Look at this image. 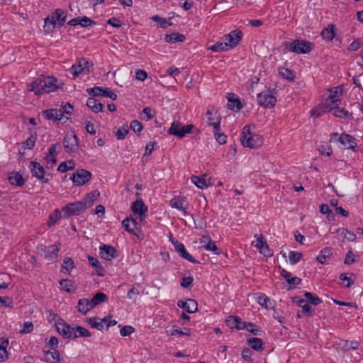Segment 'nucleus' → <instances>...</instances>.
Returning <instances> with one entry per match:
<instances>
[{
	"mask_svg": "<svg viewBox=\"0 0 363 363\" xmlns=\"http://www.w3.org/2000/svg\"><path fill=\"white\" fill-rule=\"evenodd\" d=\"M59 88L60 85L57 84V79L55 77L44 75L37 78L28 86V90L33 91L35 95L55 91Z\"/></svg>",
	"mask_w": 363,
	"mask_h": 363,
	"instance_id": "obj_1",
	"label": "nucleus"
},
{
	"mask_svg": "<svg viewBox=\"0 0 363 363\" xmlns=\"http://www.w3.org/2000/svg\"><path fill=\"white\" fill-rule=\"evenodd\" d=\"M240 141L244 147L257 148L262 145V137L250 131V127L245 125L242 128Z\"/></svg>",
	"mask_w": 363,
	"mask_h": 363,
	"instance_id": "obj_2",
	"label": "nucleus"
},
{
	"mask_svg": "<svg viewBox=\"0 0 363 363\" xmlns=\"http://www.w3.org/2000/svg\"><path fill=\"white\" fill-rule=\"evenodd\" d=\"M86 209V205L83 204L82 201L69 203L62 208V218L67 219L70 216H79Z\"/></svg>",
	"mask_w": 363,
	"mask_h": 363,
	"instance_id": "obj_3",
	"label": "nucleus"
},
{
	"mask_svg": "<svg viewBox=\"0 0 363 363\" xmlns=\"http://www.w3.org/2000/svg\"><path fill=\"white\" fill-rule=\"evenodd\" d=\"M193 128L194 125L192 124L183 125L179 121H175L172 123L167 132L169 134L175 135L182 139L187 133H190Z\"/></svg>",
	"mask_w": 363,
	"mask_h": 363,
	"instance_id": "obj_4",
	"label": "nucleus"
},
{
	"mask_svg": "<svg viewBox=\"0 0 363 363\" xmlns=\"http://www.w3.org/2000/svg\"><path fill=\"white\" fill-rule=\"evenodd\" d=\"M29 169L32 176L36 177L42 183H48L52 178L50 174H45L44 167L37 162H30Z\"/></svg>",
	"mask_w": 363,
	"mask_h": 363,
	"instance_id": "obj_5",
	"label": "nucleus"
},
{
	"mask_svg": "<svg viewBox=\"0 0 363 363\" xmlns=\"http://www.w3.org/2000/svg\"><path fill=\"white\" fill-rule=\"evenodd\" d=\"M63 147L68 153L77 152L79 150V140L74 133H67L63 139Z\"/></svg>",
	"mask_w": 363,
	"mask_h": 363,
	"instance_id": "obj_6",
	"label": "nucleus"
},
{
	"mask_svg": "<svg viewBox=\"0 0 363 363\" xmlns=\"http://www.w3.org/2000/svg\"><path fill=\"white\" fill-rule=\"evenodd\" d=\"M257 102L264 108H273L276 104V98L270 90H265L257 94Z\"/></svg>",
	"mask_w": 363,
	"mask_h": 363,
	"instance_id": "obj_7",
	"label": "nucleus"
},
{
	"mask_svg": "<svg viewBox=\"0 0 363 363\" xmlns=\"http://www.w3.org/2000/svg\"><path fill=\"white\" fill-rule=\"evenodd\" d=\"M91 178V173L85 169L77 170L76 173L73 174L70 178L73 183L77 186H82L85 184Z\"/></svg>",
	"mask_w": 363,
	"mask_h": 363,
	"instance_id": "obj_8",
	"label": "nucleus"
},
{
	"mask_svg": "<svg viewBox=\"0 0 363 363\" xmlns=\"http://www.w3.org/2000/svg\"><path fill=\"white\" fill-rule=\"evenodd\" d=\"M218 113V111L214 106L208 107L206 116L208 121V125L213 127L215 130H220V123H221V117L220 116L216 118V116Z\"/></svg>",
	"mask_w": 363,
	"mask_h": 363,
	"instance_id": "obj_9",
	"label": "nucleus"
},
{
	"mask_svg": "<svg viewBox=\"0 0 363 363\" xmlns=\"http://www.w3.org/2000/svg\"><path fill=\"white\" fill-rule=\"evenodd\" d=\"M223 37L229 49H231L235 48L239 44L242 37V33L240 30H235Z\"/></svg>",
	"mask_w": 363,
	"mask_h": 363,
	"instance_id": "obj_10",
	"label": "nucleus"
},
{
	"mask_svg": "<svg viewBox=\"0 0 363 363\" xmlns=\"http://www.w3.org/2000/svg\"><path fill=\"white\" fill-rule=\"evenodd\" d=\"M86 91L89 95H92L94 96H106L113 101L117 99V95L109 89H103L100 86H94L93 88L87 89Z\"/></svg>",
	"mask_w": 363,
	"mask_h": 363,
	"instance_id": "obj_11",
	"label": "nucleus"
},
{
	"mask_svg": "<svg viewBox=\"0 0 363 363\" xmlns=\"http://www.w3.org/2000/svg\"><path fill=\"white\" fill-rule=\"evenodd\" d=\"M255 238H257L256 244L255 246L259 250V252L264 257H271L273 254L272 250L264 240V236L262 234H255Z\"/></svg>",
	"mask_w": 363,
	"mask_h": 363,
	"instance_id": "obj_12",
	"label": "nucleus"
},
{
	"mask_svg": "<svg viewBox=\"0 0 363 363\" xmlns=\"http://www.w3.org/2000/svg\"><path fill=\"white\" fill-rule=\"evenodd\" d=\"M55 329L64 338L71 339L73 337V328L66 323L64 320L57 323Z\"/></svg>",
	"mask_w": 363,
	"mask_h": 363,
	"instance_id": "obj_13",
	"label": "nucleus"
},
{
	"mask_svg": "<svg viewBox=\"0 0 363 363\" xmlns=\"http://www.w3.org/2000/svg\"><path fill=\"white\" fill-rule=\"evenodd\" d=\"M131 209L134 213L138 214L141 221L145 219V213L147 212V207L141 199H138L133 203Z\"/></svg>",
	"mask_w": 363,
	"mask_h": 363,
	"instance_id": "obj_14",
	"label": "nucleus"
},
{
	"mask_svg": "<svg viewBox=\"0 0 363 363\" xmlns=\"http://www.w3.org/2000/svg\"><path fill=\"white\" fill-rule=\"evenodd\" d=\"M99 253L101 257L106 260H111L117 257L116 250L111 245H103L100 246Z\"/></svg>",
	"mask_w": 363,
	"mask_h": 363,
	"instance_id": "obj_15",
	"label": "nucleus"
},
{
	"mask_svg": "<svg viewBox=\"0 0 363 363\" xmlns=\"http://www.w3.org/2000/svg\"><path fill=\"white\" fill-rule=\"evenodd\" d=\"M341 145L346 147V148L355 151L357 147L356 138L347 133H342L340 138Z\"/></svg>",
	"mask_w": 363,
	"mask_h": 363,
	"instance_id": "obj_16",
	"label": "nucleus"
},
{
	"mask_svg": "<svg viewBox=\"0 0 363 363\" xmlns=\"http://www.w3.org/2000/svg\"><path fill=\"white\" fill-rule=\"evenodd\" d=\"M313 43L304 40L296 39V54L309 53L313 49Z\"/></svg>",
	"mask_w": 363,
	"mask_h": 363,
	"instance_id": "obj_17",
	"label": "nucleus"
},
{
	"mask_svg": "<svg viewBox=\"0 0 363 363\" xmlns=\"http://www.w3.org/2000/svg\"><path fill=\"white\" fill-rule=\"evenodd\" d=\"M177 306L179 308L184 309L189 313H195L198 310L197 303L191 298H189L186 301H183L182 300L179 301Z\"/></svg>",
	"mask_w": 363,
	"mask_h": 363,
	"instance_id": "obj_18",
	"label": "nucleus"
},
{
	"mask_svg": "<svg viewBox=\"0 0 363 363\" xmlns=\"http://www.w3.org/2000/svg\"><path fill=\"white\" fill-rule=\"evenodd\" d=\"M226 323L230 328L242 330L247 328L246 323L238 316L230 315L226 319Z\"/></svg>",
	"mask_w": 363,
	"mask_h": 363,
	"instance_id": "obj_19",
	"label": "nucleus"
},
{
	"mask_svg": "<svg viewBox=\"0 0 363 363\" xmlns=\"http://www.w3.org/2000/svg\"><path fill=\"white\" fill-rule=\"evenodd\" d=\"M122 225L128 233L136 235L135 230L138 228L139 224L135 218L128 217L122 221Z\"/></svg>",
	"mask_w": 363,
	"mask_h": 363,
	"instance_id": "obj_20",
	"label": "nucleus"
},
{
	"mask_svg": "<svg viewBox=\"0 0 363 363\" xmlns=\"http://www.w3.org/2000/svg\"><path fill=\"white\" fill-rule=\"evenodd\" d=\"M43 116L48 120L61 121L63 112L62 109H48L43 112Z\"/></svg>",
	"mask_w": 363,
	"mask_h": 363,
	"instance_id": "obj_21",
	"label": "nucleus"
},
{
	"mask_svg": "<svg viewBox=\"0 0 363 363\" xmlns=\"http://www.w3.org/2000/svg\"><path fill=\"white\" fill-rule=\"evenodd\" d=\"M296 305L302 308V312L307 316H314L315 311L308 303V301H305V299H298L296 297Z\"/></svg>",
	"mask_w": 363,
	"mask_h": 363,
	"instance_id": "obj_22",
	"label": "nucleus"
},
{
	"mask_svg": "<svg viewBox=\"0 0 363 363\" xmlns=\"http://www.w3.org/2000/svg\"><path fill=\"white\" fill-rule=\"evenodd\" d=\"M191 182L201 189L207 188L211 185L208 179H206V175L203 174L201 176L193 175L191 178Z\"/></svg>",
	"mask_w": 363,
	"mask_h": 363,
	"instance_id": "obj_23",
	"label": "nucleus"
},
{
	"mask_svg": "<svg viewBox=\"0 0 363 363\" xmlns=\"http://www.w3.org/2000/svg\"><path fill=\"white\" fill-rule=\"evenodd\" d=\"M332 255L333 249L331 247H326L321 250L316 259L322 264H328Z\"/></svg>",
	"mask_w": 363,
	"mask_h": 363,
	"instance_id": "obj_24",
	"label": "nucleus"
},
{
	"mask_svg": "<svg viewBox=\"0 0 363 363\" xmlns=\"http://www.w3.org/2000/svg\"><path fill=\"white\" fill-rule=\"evenodd\" d=\"M332 105L333 104L328 102L320 104L317 108L311 111V116L318 118L321 116L323 113H331L330 109L334 107V106H332Z\"/></svg>",
	"mask_w": 363,
	"mask_h": 363,
	"instance_id": "obj_25",
	"label": "nucleus"
},
{
	"mask_svg": "<svg viewBox=\"0 0 363 363\" xmlns=\"http://www.w3.org/2000/svg\"><path fill=\"white\" fill-rule=\"evenodd\" d=\"M175 250L178 253H179V255L182 257L184 259L189 261L192 263H199L197 260H196L186 250L184 245L179 242V244H177V246H175Z\"/></svg>",
	"mask_w": 363,
	"mask_h": 363,
	"instance_id": "obj_26",
	"label": "nucleus"
},
{
	"mask_svg": "<svg viewBox=\"0 0 363 363\" xmlns=\"http://www.w3.org/2000/svg\"><path fill=\"white\" fill-rule=\"evenodd\" d=\"M94 308L91 301L87 298H81L78 301L77 310L79 313L86 314L88 311Z\"/></svg>",
	"mask_w": 363,
	"mask_h": 363,
	"instance_id": "obj_27",
	"label": "nucleus"
},
{
	"mask_svg": "<svg viewBox=\"0 0 363 363\" xmlns=\"http://www.w3.org/2000/svg\"><path fill=\"white\" fill-rule=\"evenodd\" d=\"M339 345L343 351L347 352L352 350H357L359 347L360 343L357 340H341Z\"/></svg>",
	"mask_w": 363,
	"mask_h": 363,
	"instance_id": "obj_28",
	"label": "nucleus"
},
{
	"mask_svg": "<svg viewBox=\"0 0 363 363\" xmlns=\"http://www.w3.org/2000/svg\"><path fill=\"white\" fill-rule=\"evenodd\" d=\"M331 113L335 117L341 118H349L352 120L353 116L352 113L348 112L345 108H340L337 106H334L332 109H330Z\"/></svg>",
	"mask_w": 363,
	"mask_h": 363,
	"instance_id": "obj_29",
	"label": "nucleus"
},
{
	"mask_svg": "<svg viewBox=\"0 0 363 363\" xmlns=\"http://www.w3.org/2000/svg\"><path fill=\"white\" fill-rule=\"evenodd\" d=\"M45 359L48 363H57L61 361L60 352L55 350L45 352Z\"/></svg>",
	"mask_w": 363,
	"mask_h": 363,
	"instance_id": "obj_30",
	"label": "nucleus"
},
{
	"mask_svg": "<svg viewBox=\"0 0 363 363\" xmlns=\"http://www.w3.org/2000/svg\"><path fill=\"white\" fill-rule=\"evenodd\" d=\"M86 106L94 113L103 111L104 105L97 99L90 97L87 99Z\"/></svg>",
	"mask_w": 363,
	"mask_h": 363,
	"instance_id": "obj_31",
	"label": "nucleus"
},
{
	"mask_svg": "<svg viewBox=\"0 0 363 363\" xmlns=\"http://www.w3.org/2000/svg\"><path fill=\"white\" fill-rule=\"evenodd\" d=\"M106 321H107V317H105L104 318L93 317V318H90L88 320V323L89 324V325L91 328H96V329L101 331L104 328Z\"/></svg>",
	"mask_w": 363,
	"mask_h": 363,
	"instance_id": "obj_32",
	"label": "nucleus"
},
{
	"mask_svg": "<svg viewBox=\"0 0 363 363\" xmlns=\"http://www.w3.org/2000/svg\"><path fill=\"white\" fill-rule=\"evenodd\" d=\"M57 147H60V143H55L50 147L48 153L45 157L48 163L55 164L56 162V156L57 155Z\"/></svg>",
	"mask_w": 363,
	"mask_h": 363,
	"instance_id": "obj_33",
	"label": "nucleus"
},
{
	"mask_svg": "<svg viewBox=\"0 0 363 363\" xmlns=\"http://www.w3.org/2000/svg\"><path fill=\"white\" fill-rule=\"evenodd\" d=\"M99 195L100 193L97 191L90 192L86 194V196L84 199L82 200V202L83 204L86 205V208L87 209L93 205L94 201L96 200Z\"/></svg>",
	"mask_w": 363,
	"mask_h": 363,
	"instance_id": "obj_34",
	"label": "nucleus"
},
{
	"mask_svg": "<svg viewBox=\"0 0 363 363\" xmlns=\"http://www.w3.org/2000/svg\"><path fill=\"white\" fill-rule=\"evenodd\" d=\"M278 72L280 77L283 79H286L290 82L294 81L295 78V74L294 73L293 69H291L288 67H281L279 68Z\"/></svg>",
	"mask_w": 363,
	"mask_h": 363,
	"instance_id": "obj_35",
	"label": "nucleus"
},
{
	"mask_svg": "<svg viewBox=\"0 0 363 363\" xmlns=\"http://www.w3.org/2000/svg\"><path fill=\"white\" fill-rule=\"evenodd\" d=\"M235 94L229 95L227 106L229 109L233 110L235 108L239 111L242 108V105L238 99H235Z\"/></svg>",
	"mask_w": 363,
	"mask_h": 363,
	"instance_id": "obj_36",
	"label": "nucleus"
},
{
	"mask_svg": "<svg viewBox=\"0 0 363 363\" xmlns=\"http://www.w3.org/2000/svg\"><path fill=\"white\" fill-rule=\"evenodd\" d=\"M185 201V198L183 196H177L173 198L170 201V206L174 208H177L179 211H182L186 213L185 208L183 207L184 203Z\"/></svg>",
	"mask_w": 363,
	"mask_h": 363,
	"instance_id": "obj_37",
	"label": "nucleus"
},
{
	"mask_svg": "<svg viewBox=\"0 0 363 363\" xmlns=\"http://www.w3.org/2000/svg\"><path fill=\"white\" fill-rule=\"evenodd\" d=\"M321 36L327 40H332L335 37V26L328 25L327 28H324L321 32Z\"/></svg>",
	"mask_w": 363,
	"mask_h": 363,
	"instance_id": "obj_38",
	"label": "nucleus"
},
{
	"mask_svg": "<svg viewBox=\"0 0 363 363\" xmlns=\"http://www.w3.org/2000/svg\"><path fill=\"white\" fill-rule=\"evenodd\" d=\"M91 333L84 327L77 326L73 328V337L72 339H76L81 337H90Z\"/></svg>",
	"mask_w": 363,
	"mask_h": 363,
	"instance_id": "obj_39",
	"label": "nucleus"
},
{
	"mask_svg": "<svg viewBox=\"0 0 363 363\" xmlns=\"http://www.w3.org/2000/svg\"><path fill=\"white\" fill-rule=\"evenodd\" d=\"M9 181L12 185L21 186L24 184L23 177L18 172H13L9 177Z\"/></svg>",
	"mask_w": 363,
	"mask_h": 363,
	"instance_id": "obj_40",
	"label": "nucleus"
},
{
	"mask_svg": "<svg viewBox=\"0 0 363 363\" xmlns=\"http://www.w3.org/2000/svg\"><path fill=\"white\" fill-rule=\"evenodd\" d=\"M304 296L306 300L305 301H308V303L313 306H318L323 302L322 299H320L316 294L306 291L304 292Z\"/></svg>",
	"mask_w": 363,
	"mask_h": 363,
	"instance_id": "obj_41",
	"label": "nucleus"
},
{
	"mask_svg": "<svg viewBox=\"0 0 363 363\" xmlns=\"http://www.w3.org/2000/svg\"><path fill=\"white\" fill-rule=\"evenodd\" d=\"M209 49L213 52H221L229 50V48L226 42L224 41L223 37H222L220 40L211 45Z\"/></svg>",
	"mask_w": 363,
	"mask_h": 363,
	"instance_id": "obj_42",
	"label": "nucleus"
},
{
	"mask_svg": "<svg viewBox=\"0 0 363 363\" xmlns=\"http://www.w3.org/2000/svg\"><path fill=\"white\" fill-rule=\"evenodd\" d=\"M164 40L167 43H174L177 42H183L185 36L178 33H173L165 35Z\"/></svg>",
	"mask_w": 363,
	"mask_h": 363,
	"instance_id": "obj_43",
	"label": "nucleus"
},
{
	"mask_svg": "<svg viewBox=\"0 0 363 363\" xmlns=\"http://www.w3.org/2000/svg\"><path fill=\"white\" fill-rule=\"evenodd\" d=\"M107 300H108V296L105 294H104L102 292H99V293L96 294L93 296L92 299L90 301H91V303L93 307L94 308L97 305L100 304L101 303L105 302Z\"/></svg>",
	"mask_w": 363,
	"mask_h": 363,
	"instance_id": "obj_44",
	"label": "nucleus"
},
{
	"mask_svg": "<svg viewBox=\"0 0 363 363\" xmlns=\"http://www.w3.org/2000/svg\"><path fill=\"white\" fill-rule=\"evenodd\" d=\"M8 345V340H2L0 342V362H4L8 359V352L6 350V347Z\"/></svg>",
	"mask_w": 363,
	"mask_h": 363,
	"instance_id": "obj_45",
	"label": "nucleus"
},
{
	"mask_svg": "<svg viewBox=\"0 0 363 363\" xmlns=\"http://www.w3.org/2000/svg\"><path fill=\"white\" fill-rule=\"evenodd\" d=\"M62 210L55 209L53 213L49 216L48 225L49 227L54 225L58 220L62 218Z\"/></svg>",
	"mask_w": 363,
	"mask_h": 363,
	"instance_id": "obj_46",
	"label": "nucleus"
},
{
	"mask_svg": "<svg viewBox=\"0 0 363 363\" xmlns=\"http://www.w3.org/2000/svg\"><path fill=\"white\" fill-rule=\"evenodd\" d=\"M88 260L89 264L96 269L97 274L99 276H102V272L104 271V268L102 267L99 260L91 255L88 256Z\"/></svg>",
	"mask_w": 363,
	"mask_h": 363,
	"instance_id": "obj_47",
	"label": "nucleus"
},
{
	"mask_svg": "<svg viewBox=\"0 0 363 363\" xmlns=\"http://www.w3.org/2000/svg\"><path fill=\"white\" fill-rule=\"evenodd\" d=\"M74 162L72 160H68L67 162H62L59 164L57 170L61 172H65L67 170L73 169L74 168Z\"/></svg>",
	"mask_w": 363,
	"mask_h": 363,
	"instance_id": "obj_48",
	"label": "nucleus"
},
{
	"mask_svg": "<svg viewBox=\"0 0 363 363\" xmlns=\"http://www.w3.org/2000/svg\"><path fill=\"white\" fill-rule=\"evenodd\" d=\"M52 16L55 17V22L57 21H58L59 26H62L64 24L67 17L63 10L60 9H56Z\"/></svg>",
	"mask_w": 363,
	"mask_h": 363,
	"instance_id": "obj_49",
	"label": "nucleus"
},
{
	"mask_svg": "<svg viewBox=\"0 0 363 363\" xmlns=\"http://www.w3.org/2000/svg\"><path fill=\"white\" fill-rule=\"evenodd\" d=\"M249 345L255 350H261L262 349V341L260 338L251 337L248 339Z\"/></svg>",
	"mask_w": 363,
	"mask_h": 363,
	"instance_id": "obj_50",
	"label": "nucleus"
},
{
	"mask_svg": "<svg viewBox=\"0 0 363 363\" xmlns=\"http://www.w3.org/2000/svg\"><path fill=\"white\" fill-rule=\"evenodd\" d=\"M48 320L50 323H53L55 328L57 326V323H60L63 320L57 314L53 313L52 311H48Z\"/></svg>",
	"mask_w": 363,
	"mask_h": 363,
	"instance_id": "obj_51",
	"label": "nucleus"
},
{
	"mask_svg": "<svg viewBox=\"0 0 363 363\" xmlns=\"http://www.w3.org/2000/svg\"><path fill=\"white\" fill-rule=\"evenodd\" d=\"M167 335L169 336H176V335H189V333L187 332L182 331L177 326H174L172 329L166 330Z\"/></svg>",
	"mask_w": 363,
	"mask_h": 363,
	"instance_id": "obj_52",
	"label": "nucleus"
},
{
	"mask_svg": "<svg viewBox=\"0 0 363 363\" xmlns=\"http://www.w3.org/2000/svg\"><path fill=\"white\" fill-rule=\"evenodd\" d=\"M60 243L53 245L52 246V250H48L47 251L45 252L46 257L49 259H52L53 257H56L60 250Z\"/></svg>",
	"mask_w": 363,
	"mask_h": 363,
	"instance_id": "obj_53",
	"label": "nucleus"
},
{
	"mask_svg": "<svg viewBox=\"0 0 363 363\" xmlns=\"http://www.w3.org/2000/svg\"><path fill=\"white\" fill-rule=\"evenodd\" d=\"M62 267L67 272H70L72 269H74L75 267V265H74V262L72 258L65 257L63 260V264H62Z\"/></svg>",
	"mask_w": 363,
	"mask_h": 363,
	"instance_id": "obj_54",
	"label": "nucleus"
},
{
	"mask_svg": "<svg viewBox=\"0 0 363 363\" xmlns=\"http://www.w3.org/2000/svg\"><path fill=\"white\" fill-rule=\"evenodd\" d=\"M70 72L73 75L74 78L77 77L79 73L84 72L82 65H81L79 60L72 66L70 68Z\"/></svg>",
	"mask_w": 363,
	"mask_h": 363,
	"instance_id": "obj_55",
	"label": "nucleus"
},
{
	"mask_svg": "<svg viewBox=\"0 0 363 363\" xmlns=\"http://www.w3.org/2000/svg\"><path fill=\"white\" fill-rule=\"evenodd\" d=\"M280 270L281 275L286 279L288 284L291 285L294 283L295 281V277H293L291 274L288 272L284 269H281V267H279Z\"/></svg>",
	"mask_w": 363,
	"mask_h": 363,
	"instance_id": "obj_56",
	"label": "nucleus"
},
{
	"mask_svg": "<svg viewBox=\"0 0 363 363\" xmlns=\"http://www.w3.org/2000/svg\"><path fill=\"white\" fill-rule=\"evenodd\" d=\"M129 130L127 125H123L118 129L116 133V136L118 140H123L128 133Z\"/></svg>",
	"mask_w": 363,
	"mask_h": 363,
	"instance_id": "obj_57",
	"label": "nucleus"
},
{
	"mask_svg": "<svg viewBox=\"0 0 363 363\" xmlns=\"http://www.w3.org/2000/svg\"><path fill=\"white\" fill-rule=\"evenodd\" d=\"M337 91L330 90V94L328 99H330V104L334 105V106H338L340 103V99L337 98Z\"/></svg>",
	"mask_w": 363,
	"mask_h": 363,
	"instance_id": "obj_58",
	"label": "nucleus"
},
{
	"mask_svg": "<svg viewBox=\"0 0 363 363\" xmlns=\"http://www.w3.org/2000/svg\"><path fill=\"white\" fill-rule=\"evenodd\" d=\"M33 325L31 322H25L21 328L20 333L22 334H28L33 331Z\"/></svg>",
	"mask_w": 363,
	"mask_h": 363,
	"instance_id": "obj_59",
	"label": "nucleus"
},
{
	"mask_svg": "<svg viewBox=\"0 0 363 363\" xmlns=\"http://www.w3.org/2000/svg\"><path fill=\"white\" fill-rule=\"evenodd\" d=\"M81 65H82L83 72L85 74L90 72V68L93 67V64L91 62H89L84 58H82L79 60Z\"/></svg>",
	"mask_w": 363,
	"mask_h": 363,
	"instance_id": "obj_60",
	"label": "nucleus"
},
{
	"mask_svg": "<svg viewBox=\"0 0 363 363\" xmlns=\"http://www.w3.org/2000/svg\"><path fill=\"white\" fill-rule=\"evenodd\" d=\"M152 19L154 21H156L157 23H160V26L162 28H166L167 27H168L169 26H171L172 23H168L167 21V20L164 18H162V17H160L158 16H154L152 17Z\"/></svg>",
	"mask_w": 363,
	"mask_h": 363,
	"instance_id": "obj_61",
	"label": "nucleus"
},
{
	"mask_svg": "<svg viewBox=\"0 0 363 363\" xmlns=\"http://www.w3.org/2000/svg\"><path fill=\"white\" fill-rule=\"evenodd\" d=\"M130 128L136 133H139L143 130V125L137 120H134L130 123Z\"/></svg>",
	"mask_w": 363,
	"mask_h": 363,
	"instance_id": "obj_62",
	"label": "nucleus"
},
{
	"mask_svg": "<svg viewBox=\"0 0 363 363\" xmlns=\"http://www.w3.org/2000/svg\"><path fill=\"white\" fill-rule=\"evenodd\" d=\"M205 249L208 251L213 252L215 255H220L221 252L220 250L216 246L213 241L211 242L208 245H206Z\"/></svg>",
	"mask_w": 363,
	"mask_h": 363,
	"instance_id": "obj_63",
	"label": "nucleus"
},
{
	"mask_svg": "<svg viewBox=\"0 0 363 363\" xmlns=\"http://www.w3.org/2000/svg\"><path fill=\"white\" fill-rule=\"evenodd\" d=\"M362 43L359 40L352 42L348 46V50L353 52L359 49L362 46Z\"/></svg>",
	"mask_w": 363,
	"mask_h": 363,
	"instance_id": "obj_64",
	"label": "nucleus"
}]
</instances>
